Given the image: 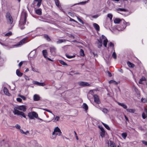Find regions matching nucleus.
I'll return each instance as SVG.
<instances>
[{
    "label": "nucleus",
    "instance_id": "15",
    "mask_svg": "<svg viewBox=\"0 0 147 147\" xmlns=\"http://www.w3.org/2000/svg\"><path fill=\"white\" fill-rule=\"evenodd\" d=\"M40 99V97L39 95L37 94H34L33 96V100L35 101L39 100Z\"/></svg>",
    "mask_w": 147,
    "mask_h": 147
},
{
    "label": "nucleus",
    "instance_id": "14",
    "mask_svg": "<svg viewBox=\"0 0 147 147\" xmlns=\"http://www.w3.org/2000/svg\"><path fill=\"white\" fill-rule=\"evenodd\" d=\"M100 128L101 131L100 135L102 138L104 137L105 134V131L103 128L102 127H100Z\"/></svg>",
    "mask_w": 147,
    "mask_h": 147
},
{
    "label": "nucleus",
    "instance_id": "48",
    "mask_svg": "<svg viewBox=\"0 0 147 147\" xmlns=\"http://www.w3.org/2000/svg\"><path fill=\"white\" fill-rule=\"evenodd\" d=\"M77 19L81 23H82V24H84V23L83 22L82 20H81L80 18H79L78 17H77Z\"/></svg>",
    "mask_w": 147,
    "mask_h": 147
},
{
    "label": "nucleus",
    "instance_id": "43",
    "mask_svg": "<svg viewBox=\"0 0 147 147\" xmlns=\"http://www.w3.org/2000/svg\"><path fill=\"white\" fill-rule=\"evenodd\" d=\"M18 96L24 100H26V98L24 96L19 94Z\"/></svg>",
    "mask_w": 147,
    "mask_h": 147
},
{
    "label": "nucleus",
    "instance_id": "60",
    "mask_svg": "<svg viewBox=\"0 0 147 147\" xmlns=\"http://www.w3.org/2000/svg\"><path fill=\"white\" fill-rule=\"evenodd\" d=\"M32 70L33 71H36V72H38V71H35V70H34V69L33 68L32 69Z\"/></svg>",
    "mask_w": 147,
    "mask_h": 147
},
{
    "label": "nucleus",
    "instance_id": "37",
    "mask_svg": "<svg viewBox=\"0 0 147 147\" xmlns=\"http://www.w3.org/2000/svg\"><path fill=\"white\" fill-rule=\"evenodd\" d=\"M99 43V48H100L102 46V40H98Z\"/></svg>",
    "mask_w": 147,
    "mask_h": 147
},
{
    "label": "nucleus",
    "instance_id": "42",
    "mask_svg": "<svg viewBox=\"0 0 147 147\" xmlns=\"http://www.w3.org/2000/svg\"><path fill=\"white\" fill-rule=\"evenodd\" d=\"M80 55L81 56H84V51L82 49H81L80 50Z\"/></svg>",
    "mask_w": 147,
    "mask_h": 147
},
{
    "label": "nucleus",
    "instance_id": "7",
    "mask_svg": "<svg viewBox=\"0 0 147 147\" xmlns=\"http://www.w3.org/2000/svg\"><path fill=\"white\" fill-rule=\"evenodd\" d=\"M122 23L123 24V26H121L118 28V30H123L124 29L126 26H129L130 25V24L129 22H126L124 20H123Z\"/></svg>",
    "mask_w": 147,
    "mask_h": 147
},
{
    "label": "nucleus",
    "instance_id": "13",
    "mask_svg": "<svg viewBox=\"0 0 147 147\" xmlns=\"http://www.w3.org/2000/svg\"><path fill=\"white\" fill-rule=\"evenodd\" d=\"M144 112L142 114V118L144 119L147 117V110L145 108H144Z\"/></svg>",
    "mask_w": 147,
    "mask_h": 147
},
{
    "label": "nucleus",
    "instance_id": "9",
    "mask_svg": "<svg viewBox=\"0 0 147 147\" xmlns=\"http://www.w3.org/2000/svg\"><path fill=\"white\" fill-rule=\"evenodd\" d=\"M42 53L43 54V55L45 58H46L47 59L50 61H53L51 59L47 57L48 53L47 50H46L45 49L43 50L42 51Z\"/></svg>",
    "mask_w": 147,
    "mask_h": 147
},
{
    "label": "nucleus",
    "instance_id": "22",
    "mask_svg": "<svg viewBox=\"0 0 147 147\" xmlns=\"http://www.w3.org/2000/svg\"><path fill=\"white\" fill-rule=\"evenodd\" d=\"M126 111L130 113H133L135 111V110L134 109H127Z\"/></svg>",
    "mask_w": 147,
    "mask_h": 147
},
{
    "label": "nucleus",
    "instance_id": "19",
    "mask_svg": "<svg viewBox=\"0 0 147 147\" xmlns=\"http://www.w3.org/2000/svg\"><path fill=\"white\" fill-rule=\"evenodd\" d=\"M3 91L5 94L9 96L10 94L9 93L8 89L7 88L4 87L3 89Z\"/></svg>",
    "mask_w": 147,
    "mask_h": 147
},
{
    "label": "nucleus",
    "instance_id": "55",
    "mask_svg": "<svg viewBox=\"0 0 147 147\" xmlns=\"http://www.w3.org/2000/svg\"><path fill=\"white\" fill-rule=\"evenodd\" d=\"M98 16H99V15H95L93 16H92V17L93 18H98Z\"/></svg>",
    "mask_w": 147,
    "mask_h": 147
},
{
    "label": "nucleus",
    "instance_id": "21",
    "mask_svg": "<svg viewBox=\"0 0 147 147\" xmlns=\"http://www.w3.org/2000/svg\"><path fill=\"white\" fill-rule=\"evenodd\" d=\"M123 20H121L119 18H116L114 21V22L115 24H119L121 21H122Z\"/></svg>",
    "mask_w": 147,
    "mask_h": 147
},
{
    "label": "nucleus",
    "instance_id": "38",
    "mask_svg": "<svg viewBox=\"0 0 147 147\" xmlns=\"http://www.w3.org/2000/svg\"><path fill=\"white\" fill-rule=\"evenodd\" d=\"M12 34V33L11 32H9L6 33L5 34V36H9L11 35Z\"/></svg>",
    "mask_w": 147,
    "mask_h": 147
},
{
    "label": "nucleus",
    "instance_id": "47",
    "mask_svg": "<svg viewBox=\"0 0 147 147\" xmlns=\"http://www.w3.org/2000/svg\"><path fill=\"white\" fill-rule=\"evenodd\" d=\"M32 83L34 84H35V85H38L39 83V82H37V81H33L32 82Z\"/></svg>",
    "mask_w": 147,
    "mask_h": 147
},
{
    "label": "nucleus",
    "instance_id": "20",
    "mask_svg": "<svg viewBox=\"0 0 147 147\" xmlns=\"http://www.w3.org/2000/svg\"><path fill=\"white\" fill-rule=\"evenodd\" d=\"M109 144H110V146L111 147H116L115 144L111 141H110Z\"/></svg>",
    "mask_w": 147,
    "mask_h": 147
},
{
    "label": "nucleus",
    "instance_id": "24",
    "mask_svg": "<svg viewBox=\"0 0 147 147\" xmlns=\"http://www.w3.org/2000/svg\"><path fill=\"white\" fill-rule=\"evenodd\" d=\"M36 13L38 15H41L42 14V10L40 8L36 10Z\"/></svg>",
    "mask_w": 147,
    "mask_h": 147
},
{
    "label": "nucleus",
    "instance_id": "30",
    "mask_svg": "<svg viewBox=\"0 0 147 147\" xmlns=\"http://www.w3.org/2000/svg\"><path fill=\"white\" fill-rule=\"evenodd\" d=\"M107 17L110 19L111 21L113 18V15L111 13H109L107 15Z\"/></svg>",
    "mask_w": 147,
    "mask_h": 147
},
{
    "label": "nucleus",
    "instance_id": "40",
    "mask_svg": "<svg viewBox=\"0 0 147 147\" xmlns=\"http://www.w3.org/2000/svg\"><path fill=\"white\" fill-rule=\"evenodd\" d=\"M56 5L58 7H59V0H55Z\"/></svg>",
    "mask_w": 147,
    "mask_h": 147
},
{
    "label": "nucleus",
    "instance_id": "56",
    "mask_svg": "<svg viewBox=\"0 0 147 147\" xmlns=\"http://www.w3.org/2000/svg\"><path fill=\"white\" fill-rule=\"evenodd\" d=\"M20 132L24 134H26V133H25V132H24L23 131L22 129H20Z\"/></svg>",
    "mask_w": 147,
    "mask_h": 147
},
{
    "label": "nucleus",
    "instance_id": "63",
    "mask_svg": "<svg viewBox=\"0 0 147 147\" xmlns=\"http://www.w3.org/2000/svg\"><path fill=\"white\" fill-rule=\"evenodd\" d=\"M29 71V69H26V70H25V71L26 72H27L28 71Z\"/></svg>",
    "mask_w": 147,
    "mask_h": 147
},
{
    "label": "nucleus",
    "instance_id": "28",
    "mask_svg": "<svg viewBox=\"0 0 147 147\" xmlns=\"http://www.w3.org/2000/svg\"><path fill=\"white\" fill-rule=\"evenodd\" d=\"M145 78L144 77H142V78L139 80V83L140 84H142V81H145Z\"/></svg>",
    "mask_w": 147,
    "mask_h": 147
},
{
    "label": "nucleus",
    "instance_id": "57",
    "mask_svg": "<svg viewBox=\"0 0 147 147\" xmlns=\"http://www.w3.org/2000/svg\"><path fill=\"white\" fill-rule=\"evenodd\" d=\"M124 117H125V119L126 120L128 121H129V119H128V118H127V117L125 115H124Z\"/></svg>",
    "mask_w": 147,
    "mask_h": 147
},
{
    "label": "nucleus",
    "instance_id": "31",
    "mask_svg": "<svg viewBox=\"0 0 147 147\" xmlns=\"http://www.w3.org/2000/svg\"><path fill=\"white\" fill-rule=\"evenodd\" d=\"M102 124L104 125V127L107 129L109 130L110 129V128H109V126L107 124L105 123H102Z\"/></svg>",
    "mask_w": 147,
    "mask_h": 147
},
{
    "label": "nucleus",
    "instance_id": "12",
    "mask_svg": "<svg viewBox=\"0 0 147 147\" xmlns=\"http://www.w3.org/2000/svg\"><path fill=\"white\" fill-rule=\"evenodd\" d=\"M42 0H36L35 1H34L32 4L34 5L36 4V3L38 2L36 6L37 7H39L41 5Z\"/></svg>",
    "mask_w": 147,
    "mask_h": 147
},
{
    "label": "nucleus",
    "instance_id": "54",
    "mask_svg": "<svg viewBox=\"0 0 147 147\" xmlns=\"http://www.w3.org/2000/svg\"><path fill=\"white\" fill-rule=\"evenodd\" d=\"M24 78L26 80H29V78L27 76H24Z\"/></svg>",
    "mask_w": 147,
    "mask_h": 147
},
{
    "label": "nucleus",
    "instance_id": "1",
    "mask_svg": "<svg viewBox=\"0 0 147 147\" xmlns=\"http://www.w3.org/2000/svg\"><path fill=\"white\" fill-rule=\"evenodd\" d=\"M26 106L25 105H22L19 106L18 107H15L14 109L13 113L15 115H20L24 117L25 118H26V116L24 113L22 112L19 111V110L25 111L26 110Z\"/></svg>",
    "mask_w": 147,
    "mask_h": 147
},
{
    "label": "nucleus",
    "instance_id": "52",
    "mask_svg": "<svg viewBox=\"0 0 147 147\" xmlns=\"http://www.w3.org/2000/svg\"><path fill=\"white\" fill-rule=\"evenodd\" d=\"M142 143L145 145L147 146V142L145 141H142Z\"/></svg>",
    "mask_w": 147,
    "mask_h": 147
},
{
    "label": "nucleus",
    "instance_id": "8",
    "mask_svg": "<svg viewBox=\"0 0 147 147\" xmlns=\"http://www.w3.org/2000/svg\"><path fill=\"white\" fill-rule=\"evenodd\" d=\"M27 38H23L22 40L21 41H20L16 45H15V46H18V47H20L23 44H24L25 43V41L27 39Z\"/></svg>",
    "mask_w": 147,
    "mask_h": 147
},
{
    "label": "nucleus",
    "instance_id": "35",
    "mask_svg": "<svg viewBox=\"0 0 147 147\" xmlns=\"http://www.w3.org/2000/svg\"><path fill=\"white\" fill-rule=\"evenodd\" d=\"M59 62L60 63H61V64L63 65H67V64L65 62H64L62 60H59Z\"/></svg>",
    "mask_w": 147,
    "mask_h": 147
},
{
    "label": "nucleus",
    "instance_id": "51",
    "mask_svg": "<svg viewBox=\"0 0 147 147\" xmlns=\"http://www.w3.org/2000/svg\"><path fill=\"white\" fill-rule=\"evenodd\" d=\"M66 56L69 59L71 58L74 57V56H70L67 55H66Z\"/></svg>",
    "mask_w": 147,
    "mask_h": 147
},
{
    "label": "nucleus",
    "instance_id": "44",
    "mask_svg": "<svg viewBox=\"0 0 147 147\" xmlns=\"http://www.w3.org/2000/svg\"><path fill=\"white\" fill-rule=\"evenodd\" d=\"M45 85H46L45 84L44 82H42V83L39 82L38 86H45Z\"/></svg>",
    "mask_w": 147,
    "mask_h": 147
},
{
    "label": "nucleus",
    "instance_id": "58",
    "mask_svg": "<svg viewBox=\"0 0 147 147\" xmlns=\"http://www.w3.org/2000/svg\"><path fill=\"white\" fill-rule=\"evenodd\" d=\"M107 73H108L109 76L111 77V74L109 71H107Z\"/></svg>",
    "mask_w": 147,
    "mask_h": 147
},
{
    "label": "nucleus",
    "instance_id": "5",
    "mask_svg": "<svg viewBox=\"0 0 147 147\" xmlns=\"http://www.w3.org/2000/svg\"><path fill=\"white\" fill-rule=\"evenodd\" d=\"M61 132L60 129L58 127H56L54 129V131L52 133V135L53 136H60Z\"/></svg>",
    "mask_w": 147,
    "mask_h": 147
},
{
    "label": "nucleus",
    "instance_id": "26",
    "mask_svg": "<svg viewBox=\"0 0 147 147\" xmlns=\"http://www.w3.org/2000/svg\"><path fill=\"white\" fill-rule=\"evenodd\" d=\"M66 41V40L65 39H59L57 42V44H59L63 42H64Z\"/></svg>",
    "mask_w": 147,
    "mask_h": 147
},
{
    "label": "nucleus",
    "instance_id": "50",
    "mask_svg": "<svg viewBox=\"0 0 147 147\" xmlns=\"http://www.w3.org/2000/svg\"><path fill=\"white\" fill-rule=\"evenodd\" d=\"M17 100L20 102H21L22 101V99L19 98H17L16 99Z\"/></svg>",
    "mask_w": 147,
    "mask_h": 147
},
{
    "label": "nucleus",
    "instance_id": "61",
    "mask_svg": "<svg viewBox=\"0 0 147 147\" xmlns=\"http://www.w3.org/2000/svg\"><path fill=\"white\" fill-rule=\"evenodd\" d=\"M0 44L1 45H3V46H6V45H4L3 43H1V42H0Z\"/></svg>",
    "mask_w": 147,
    "mask_h": 147
},
{
    "label": "nucleus",
    "instance_id": "33",
    "mask_svg": "<svg viewBox=\"0 0 147 147\" xmlns=\"http://www.w3.org/2000/svg\"><path fill=\"white\" fill-rule=\"evenodd\" d=\"M112 57L115 59H117V55L115 51H114L112 55Z\"/></svg>",
    "mask_w": 147,
    "mask_h": 147
},
{
    "label": "nucleus",
    "instance_id": "23",
    "mask_svg": "<svg viewBox=\"0 0 147 147\" xmlns=\"http://www.w3.org/2000/svg\"><path fill=\"white\" fill-rule=\"evenodd\" d=\"M16 74L19 77L22 76L23 75V73H21L19 69H17L16 70Z\"/></svg>",
    "mask_w": 147,
    "mask_h": 147
},
{
    "label": "nucleus",
    "instance_id": "64",
    "mask_svg": "<svg viewBox=\"0 0 147 147\" xmlns=\"http://www.w3.org/2000/svg\"><path fill=\"white\" fill-rule=\"evenodd\" d=\"M74 133H75V135L76 136H77V134L76 133V131H74Z\"/></svg>",
    "mask_w": 147,
    "mask_h": 147
},
{
    "label": "nucleus",
    "instance_id": "32",
    "mask_svg": "<svg viewBox=\"0 0 147 147\" xmlns=\"http://www.w3.org/2000/svg\"><path fill=\"white\" fill-rule=\"evenodd\" d=\"M109 83L110 84H114L115 85H117V83L114 80H111L109 81Z\"/></svg>",
    "mask_w": 147,
    "mask_h": 147
},
{
    "label": "nucleus",
    "instance_id": "18",
    "mask_svg": "<svg viewBox=\"0 0 147 147\" xmlns=\"http://www.w3.org/2000/svg\"><path fill=\"white\" fill-rule=\"evenodd\" d=\"M93 26L96 30L99 31L100 30V28L99 25L96 23L93 24Z\"/></svg>",
    "mask_w": 147,
    "mask_h": 147
},
{
    "label": "nucleus",
    "instance_id": "36",
    "mask_svg": "<svg viewBox=\"0 0 147 147\" xmlns=\"http://www.w3.org/2000/svg\"><path fill=\"white\" fill-rule=\"evenodd\" d=\"M117 10L118 11H127V10L125 9H122V8H119L117 9Z\"/></svg>",
    "mask_w": 147,
    "mask_h": 147
},
{
    "label": "nucleus",
    "instance_id": "17",
    "mask_svg": "<svg viewBox=\"0 0 147 147\" xmlns=\"http://www.w3.org/2000/svg\"><path fill=\"white\" fill-rule=\"evenodd\" d=\"M117 103L119 105L121 106L124 109H127V107L125 104H124L123 103H120L118 102H117Z\"/></svg>",
    "mask_w": 147,
    "mask_h": 147
},
{
    "label": "nucleus",
    "instance_id": "11",
    "mask_svg": "<svg viewBox=\"0 0 147 147\" xmlns=\"http://www.w3.org/2000/svg\"><path fill=\"white\" fill-rule=\"evenodd\" d=\"M78 84L80 86H88L90 85L88 83L84 82H79Z\"/></svg>",
    "mask_w": 147,
    "mask_h": 147
},
{
    "label": "nucleus",
    "instance_id": "62",
    "mask_svg": "<svg viewBox=\"0 0 147 147\" xmlns=\"http://www.w3.org/2000/svg\"><path fill=\"white\" fill-rule=\"evenodd\" d=\"M29 132L28 131H26V132H25V133H26V134H28L29 133Z\"/></svg>",
    "mask_w": 147,
    "mask_h": 147
},
{
    "label": "nucleus",
    "instance_id": "39",
    "mask_svg": "<svg viewBox=\"0 0 147 147\" xmlns=\"http://www.w3.org/2000/svg\"><path fill=\"white\" fill-rule=\"evenodd\" d=\"M59 119L60 117H59L57 116H56L55 119L53 121V122H56L58 121L59 120Z\"/></svg>",
    "mask_w": 147,
    "mask_h": 147
},
{
    "label": "nucleus",
    "instance_id": "53",
    "mask_svg": "<svg viewBox=\"0 0 147 147\" xmlns=\"http://www.w3.org/2000/svg\"><path fill=\"white\" fill-rule=\"evenodd\" d=\"M109 46L110 47H113L114 45V44L111 42H110Z\"/></svg>",
    "mask_w": 147,
    "mask_h": 147
},
{
    "label": "nucleus",
    "instance_id": "2",
    "mask_svg": "<svg viewBox=\"0 0 147 147\" xmlns=\"http://www.w3.org/2000/svg\"><path fill=\"white\" fill-rule=\"evenodd\" d=\"M94 90H90L89 92L88 95V98L92 97L93 96L94 97V101L97 104H99L100 103V101L99 99L98 96L96 94H93V92Z\"/></svg>",
    "mask_w": 147,
    "mask_h": 147
},
{
    "label": "nucleus",
    "instance_id": "41",
    "mask_svg": "<svg viewBox=\"0 0 147 147\" xmlns=\"http://www.w3.org/2000/svg\"><path fill=\"white\" fill-rule=\"evenodd\" d=\"M44 37L48 40H50V38L48 35L47 34L45 35Z\"/></svg>",
    "mask_w": 147,
    "mask_h": 147
},
{
    "label": "nucleus",
    "instance_id": "10",
    "mask_svg": "<svg viewBox=\"0 0 147 147\" xmlns=\"http://www.w3.org/2000/svg\"><path fill=\"white\" fill-rule=\"evenodd\" d=\"M102 39H103V45L105 47H107L108 40L106 37L103 35L102 36Z\"/></svg>",
    "mask_w": 147,
    "mask_h": 147
},
{
    "label": "nucleus",
    "instance_id": "29",
    "mask_svg": "<svg viewBox=\"0 0 147 147\" xmlns=\"http://www.w3.org/2000/svg\"><path fill=\"white\" fill-rule=\"evenodd\" d=\"M100 109L102 111L105 113H107L109 112L108 110L106 108H103L102 109Z\"/></svg>",
    "mask_w": 147,
    "mask_h": 147
},
{
    "label": "nucleus",
    "instance_id": "49",
    "mask_svg": "<svg viewBox=\"0 0 147 147\" xmlns=\"http://www.w3.org/2000/svg\"><path fill=\"white\" fill-rule=\"evenodd\" d=\"M23 63V61H22L20 62L18 64V66L20 67H21L22 65V64Z\"/></svg>",
    "mask_w": 147,
    "mask_h": 147
},
{
    "label": "nucleus",
    "instance_id": "3",
    "mask_svg": "<svg viewBox=\"0 0 147 147\" xmlns=\"http://www.w3.org/2000/svg\"><path fill=\"white\" fill-rule=\"evenodd\" d=\"M26 16L25 14H22L21 17L19 22V26L20 29L22 30L25 28L24 26L25 24Z\"/></svg>",
    "mask_w": 147,
    "mask_h": 147
},
{
    "label": "nucleus",
    "instance_id": "34",
    "mask_svg": "<svg viewBox=\"0 0 147 147\" xmlns=\"http://www.w3.org/2000/svg\"><path fill=\"white\" fill-rule=\"evenodd\" d=\"M121 136L124 139H125L127 136V134L126 133H123L121 134Z\"/></svg>",
    "mask_w": 147,
    "mask_h": 147
},
{
    "label": "nucleus",
    "instance_id": "27",
    "mask_svg": "<svg viewBox=\"0 0 147 147\" xmlns=\"http://www.w3.org/2000/svg\"><path fill=\"white\" fill-rule=\"evenodd\" d=\"M127 64L128 66L130 67H134V65L129 61H128Z\"/></svg>",
    "mask_w": 147,
    "mask_h": 147
},
{
    "label": "nucleus",
    "instance_id": "4",
    "mask_svg": "<svg viewBox=\"0 0 147 147\" xmlns=\"http://www.w3.org/2000/svg\"><path fill=\"white\" fill-rule=\"evenodd\" d=\"M28 116L30 119H34V118H37L38 115L34 111L29 113Z\"/></svg>",
    "mask_w": 147,
    "mask_h": 147
},
{
    "label": "nucleus",
    "instance_id": "25",
    "mask_svg": "<svg viewBox=\"0 0 147 147\" xmlns=\"http://www.w3.org/2000/svg\"><path fill=\"white\" fill-rule=\"evenodd\" d=\"M82 107L86 111L88 110V107L87 105L85 103H84L82 105Z\"/></svg>",
    "mask_w": 147,
    "mask_h": 147
},
{
    "label": "nucleus",
    "instance_id": "45",
    "mask_svg": "<svg viewBox=\"0 0 147 147\" xmlns=\"http://www.w3.org/2000/svg\"><path fill=\"white\" fill-rule=\"evenodd\" d=\"M141 100L142 102H143L145 103L147 102V100L145 98H142Z\"/></svg>",
    "mask_w": 147,
    "mask_h": 147
},
{
    "label": "nucleus",
    "instance_id": "59",
    "mask_svg": "<svg viewBox=\"0 0 147 147\" xmlns=\"http://www.w3.org/2000/svg\"><path fill=\"white\" fill-rule=\"evenodd\" d=\"M47 112H49V113H52V112L51 111H50V110H49L48 109L47 110Z\"/></svg>",
    "mask_w": 147,
    "mask_h": 147
},
{
    "label": "nucleus",
    "instance_id": "6",
    "mask_svg": "<svg viewBox=\"0 0 147 147\" xmlns=\"http://www.w3.org/2000/svg\"><path fill=\"white\" fill-rule=\"evenodd\" d=\"M6 17L8 23L10 24H12L13 20L9 12H7L6 15Z\"/></svg>",
    "mask_w": 147,
    "mask_h": 147
},
{
    "label": "nucleus",
    "instance_id": "46",
    "mask_svg": "<svg viewBox=\"0 0 147 147\" xmlns=\"http://www.w3.org/2000/svg\"><path fill=\"white\" fill-rule=\"evenodd\" d=\"M15 127L17 129H20L21 127L20 125L18 124H16L15 126Z\"/></svg>",
    "mask_w": 147,
    "mask_h": 147
},
{
    "label": "nucleus",
    "instance_id": "16",
    "mask_svg": "<svg viewBox=\"0 0 147 147\" xmlns=\"http://www.w3.org/2000/svg\"><path fill=\"white\" fill-rule=\"evenodd\" d=\"M50 51L53 54H54L56 53V49L54 47H51L50 48Z\"/></svg>",
    "mask_w": 147,
    "mask_h": 147
}]
</instances>
